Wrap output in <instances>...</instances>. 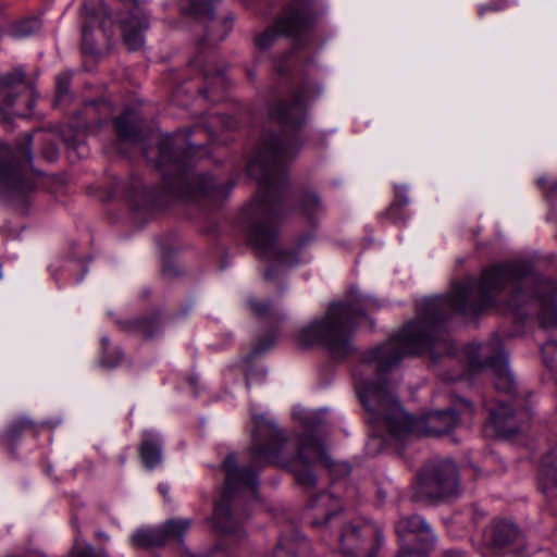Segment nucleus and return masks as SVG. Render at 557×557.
<instances>
[{"label": "nucleus", "mask_w": 557, "mask_h": 557, "mask_svg": "<svg viewBox=\"0 0 557 557\" xmlns=\"http://www.w3.org/2000/svg\"><path fill=\"white\" fill-rule=\"evenodd\" d=\"M202 76L206 87L199 89V94L206 98H209L210 95L214 92L215 86L223 88L226 84V77L223 71H216V73L212 74L208 70H205Z\"/></svg>", "instance_id": "nucleus-29"}, {"label": "nucleus", "mask_w": 557, "mask_h": 557, "mask_svg": "<svg viewBox=\"0 0 557 557\" xmlns=\"http://www.w3.org/2000/svg\"><path fill=\"white\" fill-rule=\"evenodd\" d=\"M488 426L500 437H511L521 431L530 421V413L525 409H513L510 405L498 400L495 406L488 407Z\"/></svg>", "instance_id": "nucleus-14"}, {"label": "nucleus", "mask_w": 557, "mask_h": 557, "mask_svg": "<svg viewBox=\"0 0 557 557\" xmlns=\"http://www.w3.org/2000/svg\"><path fill=\"white\" fill-rule=\"evenodd\" d=\"M44 157L49 161H54L58 158V149L54 145H50L45 151Z\"/></svg>", "instance_id": "nucleus-36"}, {"label": "nucleus", "mask_w": 557, "mask_h": 557, "mask_svg": "<svg viewBox=\"0 0 557 557\" xmlns=\"http://www.w3.org/2000/svg\"><path fill=\"white\" fill-rule=\"evenodd\" d=\"M275 343V336L273 334H269L265 337H261L258 339L253 347L252 355L258 356L265 352L270 349Z\"/></svg>", "instance_id": "nucleus-34"}, {"label": "nucleus", "mask_w": 557, "mask_h": 557, "mask_svg": "<svg viewBox=\"0 0 557 557\" xmlns=\"http://www.w3.org/2000/svg\"><path fill=\"white\" fill-rule=\"evenodd\" d=\"M40 28V20L32 16L14 23L11 26L10 34L14 38H25L36 34Z\"/></svg>", "instance_id": "nucleus-27"}, {"label": "nucleus", "mask_w": 557, "mask_h": 557, "mask_svg": "<svg viewBox=\"0 0 557 557\" xmlns=\"http://www.w3.org/2000/svg\"><path fill=\"white\" fill-rule=\"evenodd\" d=\"M310 95L302 86L290 100L274 102L269 108L271 120L283 127L281 134H265L247 165V173L259 188L249 205L239 213L238 221L249 244L263 257L284 262L285 252L276 248L277 221L285 186V168L295 159L300 143L296 131L305 123V100Z\"/></svg>", "instance_id": "nucleus-2"}, {"label": "nucleus", "mask_w": 557, "mask_h": 557, "mask_svg": "<svg viewBox=\"0 0 557 557\" xmlns=\"http://www.w3.org/2000/svg\"><path fill=\"white\" fill-rule=\"evenodd\" d=\"M83 8L85 21L82 26V49L85 53H94L92 32L95 27L99 26L104 36L110 38L113 34V21L108 7L102 0H87Z\"/></svg>", "instance_id": "nucleus-13"}, {"label": "nucleus", "mask_w": 557, "mask_h": 557, "mask_svg": "<svg viewBox=\"0 0 557 557\" xmlns=\"http://www.w3.org/2000/svg\"><path fill=\"white\" fill-rule=\"evenodd\" d=\"M248 305L252 313L260 318L268 315L271 310L270 301H259L250 298L248 299Z\"/></svg>", "instance_id": "nucleus-33"}, {"label": "nucleus", "mask_w": 557, "mask_h": 557, "mask_svg": "<svg viewBox=\"0 0 557 557\" xmlns=\"http://www.w3.org/2000/svg\"><path fill=\"white\" fill-rule=\"evenodd\" d=\"M32 134L16 148L0 140V197L5 201H23L35 185L27 176L32 162Z\"/></svg>", "instance_id": "nucleus-7"}, {"label": "nucleus", "mask_w": 557, "mask_h": 557, "mask_svg": "<svg viewBox=\"0 0 557 557\" xmlns=\"http://www.w3.org/2000/svg\"><path fill=\"white\" fill-rule=\"evenodd\" d=\"M3 277L2 267L0 265V280Z\"/></svg>", "instance_id": "nucleus-46"}, {"label": "nucleus", "mask_w": 557, "mask_h": 557, "mask_svg": "<svg viewBox=\"0 0 557 557\" xmlns=\"http://www.w3.org/2000/svg\"><path fill=\"white\" fill-rule=\"evenodd\" d=\"M341 508V500L332 494L324 492L315 495L310 499L308 508L312 516L311 525L320 527L327 524L337 517Z\"/></svg>", "instance_id": "nucleus-17"}, {"label": "nucleus", "mask_w": 557, "mask_h": 557, "mask_svg": "<svg viewBox=\"0 0 557 557\" xmlns=\"http://www.w3.org/2000/svg\"><path fill=\"white\" fill-rule=\"evenodd\" d=\"M366 312L350 301L331 302L325 314L297 331L296 339L302 346H323L334 358L351 351L350 338Z\"/></svg>", "instance_id": "nucleus-6"}, {"label": "nucleus", "mask_w": 557, "mask_h": 557, "mask_svg": "<svg viewBox=\"0 0 557 557\" xmlns=\"http://www.w3.org/2000/svg\"><path fill=\"white\" fill-rule=\"evenodd\" d=\"M458 473L451 460L432 461L418 475V493L429 499L456 495Z\"/></svg>", "instance_id": "nucleus-9"}, {"label": "nucleus", "mask_w": 557, "mask_h": 557, "mask_svg": "<svg viewBox=\"0 0 557 557\" xmlns=\"http://www.w3.org/2000/svg\"><path fill=\"white\" fill-rule=\"evenodd\" d=\"M298 210L311 220L322 213L323 206L320 197L314 191L308 190L301 194L298 200Z\"/></svg>", "instance_id": "nucleus-24"}, {"label": "nucleus", "mask_w": 557, "mask_h": 557, "mask_svg": "<svg viewBox=\"0 0 557 557\" xmlns=\"http://www.w3.org/2000/svg\"><path fill=\"white\" fill-rule=\"evenodd\" d=\"M445 557H461L459 552L449 550L445 554Z\"/></svg>", "instance_id": "nucleus-41"}, {"label": "nucleus", "mask_w": 557, "mask_h": 557, "mask_svg": "<svg viewBox=\"0 0 557 557\" xmlns=\"http://www.w3.org/2000/svg\"><path fill=\"white\" fill-rule=\"evenodd\" d=\"M114 128L120 143L136 144L140 131V119L136 111L126 110L114 120Z\"/></svg>", "instance_id": "nucleus-20"}, {"label": "nucleus", "mask_w": 557, "mask_h": 557, "mask_svg": "<svg viewBox=\"0 0 557 557\" xmlns=\"http://www.w3.org/2000/svg\"><path fill=\"white\" fill-rule=\"evenodd\" d=\"M536 184L545 194V189H547V186H549L550 183H547L544 177H540L537 178Z\"/></svg>", "instance_id": "nucleus-39"}, {"label": "nucleus", "mask_w": 557, "mask_h": 557, "mask_svg": "<svg viewBox=\"0 0 557 557\" xmlns=\"http://www.w3.org/2000/svg\"><path fill=\"white\" fill-rule=\"evenodd\" d=\"M102 342V357H101V364L107 368H114L116 367L121 360H122V354L119 349H115L112 354L109 351L108 348V338L103 337L101 339Z\"/></svg>", "instance_id": "nucleus-32"}, {"label": "nucleus", "mask_w": 557, "mask_h": 557, "mask_svg": "<svg viewBox=\"0 0 557 557\" xmlns=\"http://www.w3.org/2000/svg\"><path fill=\"white\" fill-rule=\"evenodd\" d=\"M403 332L404 327L383 345L366 351L354 370L355 388L368 413V422L375 429L385 430L395 441H403L411 435L438 436L449 433L458 425L459 414H473L474 409L469 400H459L458 412L448 408L431 411L423 419H416L405 412L388 385L386 373L397 367L401 359L395 364L384 367H381L380 359L392 342L393 346H400Z\"/></svg>", "instance_id": "nucleus-4"}, {"label": "nucleus", "mask_w": 557, "mask_h": 557, "mask_svg": "<svg viewBox=\"0 0 557 557\" xmlns=\"http://www.w3.org/2000/svg\"><path fill=\"white\" fill-rule=\"evenodd\" d=\"M46 424L47 423H36L25 417L15 419L10 423L7 430L0 434V444L9 449L11 454H14V446L23 434L30 432L34 436H37L39 428Z\"/></svg>", "instance_id": "nucleus-18"}, {"label": "nucleus", "mask_w": 557, "mask_h": 557, "mask_svg": "<svg viewBox=\"0 0 557 557\" xmlns=\"http://www.w3.org/2000/svg\"><path fill=\"white\" fill-rule=\"evenodd\" d=\"M541 351L545 366L556 374L557 381V342L545 343Z\"/></svg>", "instance_id": "nucleus-31"}, {"label": "nucleus", "mask_w": 557, "mask_h": 557, "mask_svg": "<svg viewBox=\"0 0 557 557\" xmlns=\"http://www.w3.org/2000/svg\"><path fill=\"white\" fill-rule=\"evenodd\" d=\"M307 548L308 542L299 536L282 539L274 550V557H298Z\"/></svg>", "instance_id": "nucleus-23"}, {"label": "nucleus", "mask_w": 557, "mask_h": 557, "mask_svg": "<svg viewBox=\"0 0 557 557\" xmlns=\"http://www.w3.org/2000/svg\"><path fill=\"white\" fill-rule=\"evenodd\" d=\"M383 542L380 529L369 522H350L342 528L339 550L346 557H375Z\"/></svg>", "instance_id": "nucleus-11"}, {"label": "nucleus", "mask_w": 557, "mask_h": 557, "mask_svg": "<svg viewBox=\"0 0 557 557\" xmlns=\"http://www.w3.org/2000/svg\"><path fill=\"white\" fill-rule=\"evenodd\" d=\"M25 83V74L21 69L7 73H0V122L11 120L8 108H11L16 100V90Z\"/></svg>", "instance_id": "nucleus-16"}, {"label": "nucleus", "mask_w": 557, "mask_h": 557, "mask_svg": "<svg viewBox=\"0 0 557 557\" xmlns=\"http://www.w3.org/2000/svg\"><path fill=\"white\" fill-rule=\"evenodd\" d=\"M189 133L177 132L156 140V148H145L148 162L162 172L165 187L176 197L187 200L209 199L219 202L226 198L233 184H218L209 175L195 174L196 147L188 140Z\"/></svg>", "instance_id": "nucleus-5"}, {"label": "nucleus", "mask_w": 557, "mask_h": 557, "mask_svg": "<svg viewBox=\"0 0 557 557\" xmlns=\"http://www.w3.org/2000/svg\"><path fill=\"white\" fill-rule=\"evenodd\" d=\"M163 441L154 432L145 431L139 445V456L143 465L152 470L162 461Z\"/></svg>", "instance_id": "nucleus-19"}, {"label": "nucleus", "mask_w": 557, "mask_h": 557, "mask_svg": "<svg viewBox=\"0 0 557 557\" xmlns=\"http://www.w3.org/2000/svg\"><path fill=\"white\" fill-rule=\"evenodd\" d=\"M487 10H496L495 8H490V7H481L480 10H479V14L480 15H483L485 13V11Z\"/></svg>", "instance_id": "nucleus-43"}, {"label": "nucleus", "mask_w": 557, "mask_h": 557, "mask_svg": "<svg viewBox=\"0 0 557 557\" xmlns=\"http://www.w3.org/2000/svg\"><path fill=\"white\" fill-rule=\"evenodd\" d=\"M182 12L200 20H207L202 44L213 45L223 40L233 28V18L219 20L213 14V0H178Z\"/></svg>", "instance_id": "nucleus-12"}, {"label": "nucleus", "mask_w": 557, "mask_h": 557, "mask_svg": "<svg viewBox=\"0 0 557 557\" xmlns=\"http://www.w3.org/2000/svg\"><path fill=\"white\" fill-rule=\"evenodd\" d=\"M557 282L534 274L533 267L527 261H512L494 264L482 271L474 289V281L466 278L455 282L447 295L425 298L418 305V315L404 325L400 346L393 343L383 350L381 367L395 364L409 355L428 352L436 364L457 366L454 373L443 374V380L455 381L466 372L475 373L487 367L495 377V387L503 393L515 391L513 376L508 367V356L502 348L498 337L488 347L496 350L485 362L478 355L465 350L468 360L462 362L456 356L455 346L443 327V323L459 313L465 317H478L488 308L495 307L503 313H510L522 320L530 314L531 307L539 306L541 327L546 331L557 329Z\"/></svg>", "instance_id": "nucleus-1"}, {"label": "nucleus", "mask_w": 557, "mask_h": 557, "mask_svg": "<svg viewBox=\"0 0 557 557\" xmlns=\"http://www.w3.org/2000/svg\"><path fill=\"white\" fill-rule=\"evenodd\" d=\"M539 484L546 497L557 496V465H544L540 472Z\"/></svg>", "instance_id": "nucleus-25"}, {"label": "nucleus", "mask_w": 557, "mask_h": 557, "mask_svg": "<svg viewBox=\"0 0 557 557\" xmlns=\"http://www.w3.org/2000/svg\"><path fill=\"white\" fill-rule=\"evenodd\" d=\"M272 272H273V267H271L269 270L265 271L264 278L265 280H270L272 277V275H273Z\"/></svg>", "instance_id": "nucleus-42"}, {"label": "nucleus", "mask_w": 557, "mask_h": 557, "mask_svg": "<svg viewBox=\"0 0 557 557\" xmlns=\"http://www.w3.org/2000/svg\"><path fill=\"white\" fill-rule=\"evenodd\" d=\"M341 470V472H343L345 475L349 474L350 473V467L349 465L347 463H342V465H338L337 466Z\"/></svg>", "instance_id": "nucleus-40"}, {"label": "nucleus", "mask_w": 557, "mask_h": 557, "mask_svg": "<svg viewBox=\"0 0 557 557\" xmlns=\"http://www.w3.org/2000/svg\"><path fill=\"white\" fill-rule=\"evenodd\" d=\"M131 543L135 548H150L163 546L165 544V531L158 528L139 529L131 537Z\"/></svg>", "instance_id": "nucleus-22"}, {"label": "nucleus", "mask_w": 557, "mask_h": 557, "mask_svg": "<svg viewBox=\"0 0 557 557\" xmlns=\"http://www.w3.org/2000/svg\"><path fill=\"white\" fill-rule=\"evenodd\" d=\"M120 28L128 50L136 51L144 46V33L149 28V17L136 1L128 15L120 21Z\"/></svg>", "instance_id": "nucleus-15"}, {"label": "nucleus", "mask_w": 557, "mask_h": 557, "mask_svg": "<svg viewBox=\"0 0 557 557\" xmlns=\"http://www.w3.org/2000/svg\"><path fill=\"white\" fill-rule=\"evenodd\" d=\"M545 196L548 198L557 196V181L550 183L549 186H547V189H545Z\"/></svg>", "instance_id": "nucleus-37"}, {"label": "nucleus", "mask_w": 557, "mask_h": 557, "mask_svg": "<svg viewBox=\"0 0 557 557\" xmlns=\"http://www.w3.org/2000/svg\"><path fill=\"white\" fill-rule=\"evenodd\" d=\"M409 202L407 196V188L405 186H396L395 187V200L386 210V215L394 223H399L405 221V216L403 214V209Z\"/></svg>", "instance_id": "nucleus-26"}, {"label": "nucleus", "mask_w": 557, "mask_h": 557, "mask_svg": "<svg viewBox=\"0 0 557 557\" xmlns=\"http://www.w3.org/2000/svg\"><path fill=\"white\" fill-rule=\"evenodd\" d=\"M518 535V529L507 521H495L488 532L487 543L495 549H500L512 543Z\"/></svg>", "instance_id": "nucleus-21"}, {"label": "nucleus", "mask_w": 557, "mask_h": 557, "mask_svg": "<svg viewBox=\"0 0 557 557\" xmlns=\"http://www.w3.org/2000/svg\"><path fill=\"white\" fill-rule=\"evenodd\" d=\"M395 530L399 542L397 557H424L422 552L434 546L435 536L429 523L418 515L400 518Z\"/></svg>", "instance_id": "nucleus-10"}, {"label": "nucleus", "mask_w": 557, "mask_h": 557, "mask_svg": "<svg viewBox=\"0 0 557 557\" xmlns=\"http://www.w3.org/2000/svg\"><path fill=\"white\" fill-rule=\"evenodd\" d=\"M250 384H251V377L248 375V376L246 377V385H247V388H249V387H250Z\"/></svg>", "instance_id": "nucleus-45"}, {"label": "nucleus", "mask_w": 557, "mask_h": 557, "mask_svg": "<svg viewBox=\"0 0 557 557\" xmlns=\"http://www.w3.org/2000/svg\"><path fill=\"white\" fill-rule=\"evenodd\" d=\"M253 430L251 433L250 462L239 467L235 454H228L223 461L225 473L224 490L221 500L213 510V525L223 534L240 537L243 529L231 511L230 499L234 493L244 488L257 494L259 472L267 466L274 465L290 471L298 485L313 487L315 475L312 467L322 463L332 469L335 465L326 454L323 443L311 435L306 437L286 436L274 420L264 413L251 411Z\"/></svg>", "instance_id": "nucleus-3"}, {"label": "nucleus", "mask_w": 557, "mask_h": 557, "mask_svg": "<svg viewBox=\"0 0 557 557\" xmlns=\"http://www.w3.org/2000/svg\"><path fill=\"white\" fill-rule=\"evenodd\" d=\"M199 62L200 61L198 60V58H196L195 60H193L191 65L198 67L199 66Z\"/></svg>", "instance_id": "nucleus-44"}, {"label": "nucleus", "mask_w": 557, "mask_h": 557, "mask_svg": "<svg viewBox=\"0 0 557 557\" xmlns=\"http://www.w3.org/2000/svg\"><path fill=\"white\" fill-rule=\"evenodd\" d=\"M135 329L145 337L151 338L160 330L158 315L139 319L135 322Z\"/></svg>", "instance_id": "nucleus-30"}, {"label": "nucleus", "mask_w": 557, "mask_h": 557, "mask_svg": "<svg viewBox=\"0 0 557 557\" xmlns=\"http://www.w3.org/2000/svg\"><path fill=\"white\" fill-rule=\"evenodd\" d=\"M69 77L67 75H59L57 77V90L59 94H63L67 90Z\"/></svg>", "instance_id": "nucleus-35"}, {"label": "nucleus", "mask_w": 557, "mask_h": 557, "mask_svg": "<svg viewBox=\"0 0 557 557\" xmlns=\"http://www.w3.org/2000/svg\"><path fill=\"white\" fill-rule=\"evenodd\" d=\"M315 18L312 0H293L286 5L274 25L260 33L256 46L260 49L270 48L278 35L294 39H302Z\"/></svg>", "instance_id": "nucleus-8"}, {"label": "nucleus", "mask_w": 557, "mask_h": 557, "mask_svg": "<svg viewBox=\"0 0 557 557\" xmlns=\"http://www.w3.org/2000/svg\"><path fill=\"white\" fill-rule=\"evenodd\" d=\"M159 492L163 496V498L169 502L170 500V486L166 483H160L158 486Z\"/></svg>", "instance_id": "nucleus-38"}, {"label": "nucleus", "mask_w": 557, "mask_h": 557, "mask_svg": "<svg viewBox=\"0 0 557 557\" xmlns=\"http://www.w3.org/2000/svg\"><path fill=\"white\" fill-rule=\"evenodd\" d=\"M190 519H170L161 525V530L165 531V543L173 537L183 541L184 533L190 528Z\"/></svg>", "instance_id": "nucleus-28"}]
</instances>
